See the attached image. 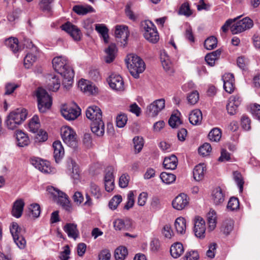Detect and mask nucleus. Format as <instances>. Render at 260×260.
Masks as SVG:
<instances>
[{
    "label": "nucleus",
    "mask_w": 260,
    "mask_h": 260,
    "mask_svg": "<svg viewBox=\"0 0 260 260\" xmlns=\"http://www.w3.org/2000/svg\"><path fill=\"white\" fill-rule=\"evenodd\" d=\"M53 149V157L56 163H58L64 155V148L59 141H55L52 145Z\"/></svg>",
    "instance_id": "nucleus-21"
},
{
    "label": "nucleus",
    "mask_w": 260,
    "mask_h": 260,
    "mask_svg": "<svg viewBox=\"0 0 260 260\" xmlns=\"http://www.w3.org/2000/svg\"><path fill=\"white\" fill-rule=\"evenodd\" d=\"M174 225L177 232L180 234L185 233L186 230V220L182 217H178L175 221Z\"/></svg>",
    "instance_id": "nucleus-39"
},
{
    "label": "nucleus",
    "mask_w": 260,
    "mask_h": 260,
    "mask_svg": "<svg viewBox=\"0 0 260 260\" xmlns=\"http://www.w3.org/2000/svg\"><path fill=\"white\" fill-rule=\"evenodd\" d=\"M90 128L92 132L98 137H102L105 133V124L103 120L91 122Z\"/></svg>",
    "instance_id": "nucleus-22"
},
{
    "label": "nucleus",
    "mask_w": 260,
    "mask_h": 260,
    "mask_svg": "<svg viewBox=\"0 0 260 260\" xmlns=\"http://www.w3.org/2000/svg\"><path fill=\"white\" fill-rule=\"evenodd\" d=\"M189 198L185 193H180L172 201L173 207L177 210H182L185 208L189 204Z\"/></svg>",
    "instance_id": "nucleus-15"
},
{
    "label": "nucleus",
    "mask_w": 260,
    "mask_h": 260,
    "mask_svg": "<svg viewBox=\"0 0 260 260\" xmlns=\"http://www.w3.org/2000/svg\"><path fill=\"white\" fill-rule=\"evenodd\" d=\"M200 255L196 250H190L187 251L184 256V260H199Z\"/></svg>",
    "instance_id": "nucleus-51"
},
{
    "label": "nucleus",
    "mask_w": 260,
    "mask_h": 260,
    "mask_svg": "<svg viewBox=\"0 0 260 260\" xmlns=\"http://www.w3.org/2000/svg\"><path fill=\"white\" fill-rule=\"evenodd\" d=\"M205 171L206 167L204 164H200L197 165L193 171L194 179L198 181L203 179L204 177Z\"/></svg>",
    "instance_id": "nucleus-36"
},
{
    "label": "nucleus",
    "mask_w": 260,
    "mask_h": 260,
    "mask_svg": "<svg viewBox=\"0 0 260 260\" xmlns=\"http://www.w3.org/2000/svg\"><path fill=\"white\" fill-rule=\"evenodd\" d=\"M73 10L79 15H84L88 13L95 12V10L90 5H75Z\"/></svg>",
    "instance_id": "nucleus-35"
},
{
    "label": "nucleus",
    "mask_w": 260,
    "mask_h": 260,
    "mask_svg": "<svg viewBox=\"0 0 260 260\" xmlns=\"http://www.w3.org/2000/svg\"><path fill=\"white\" fill-rule=\"evenodd\" d=\"M95 29L100 35L105 43H108L109 35L108 29L104 24H96Z\"/></svg>",
    "instance_id": "nucleus-37"
},
{
    "label": "nucleus",
    "mask_w": 260,
    "mask_h": 260,
    "mask_svg": "<svg viewBox=\"0 0 260 260\" xmlns=\"http://www.w3.org/2000/svg\"><path fill=\"white\" fill-rule=\"evenodd\" d=\"M62 30H64L76 41L81 39L82 33L79 28L71 22H68L61 26Z\"/></svg>",
    "instance_id": "nucleus-14"
},
{
    "label": "nucleus",
    "mask_w": 260,
    "mask_h": 260,
    "mask_svg": "<svg viewBox=\"0 0 260 260\" xmlns=\"http://www.w3.org/2000/svg\"><path fill=\"white\" fill-rule=\"evenodd\" d=\"M233 178L239 188L240 192H241L243 191L244 180L242 175L240 173L236 171L233 173Z\"/></svg>",
    "instance_id": "nucleus-49"
},
{
    "label": "nucleus",
    "mask_w": 260,
    "mask_h": 260,
    "mask_svg": "<svg viewBox=\"0 0 260 260\" xmlns=\"http://www.w3.org/2000/svg\"><path fill=\"white\" fill-rule=\"evenodd\" d=\"M37 134L36 136V141L45 142L48 139V134L47 132L42 129L38 130Z\"/></svg>",
    "instance_id": "nucleus-60"
},
{
    "label": "nucleus",
    "mask_w": 260,
    "mask_h": 260,
    "mask_svg": "<svg viewBox=\"0 0 260 260\" xmlns=\"http://www.w3.org/2000/svg\"><path fill=\"white\" fill-rule=\"evenodd\" d=\"M61 135L63 142L69 147L76 148L77 141L75 131L70 127L63 126L61 129Z\"/></svg>",
    "instance_id": "nucleus-8"
},
{
    "label": "nucleus",
    "mask_w": 260,
    "mask_h": 260,
    "mask_svg": "<svg viewBox=\"0 0 260 260\" xmlns=\"http://www.w3.org/2000/svg\"><path fill=\"white\" fill-rule=\"evenodd\" d=\"M30 162L36 169L45 174H54L56 170L51 167L50 163L46 160L39 157H32L30 159Z\"/></svg>",
    "instance_id": "nucleus-10"
},
{
    "label": "nucleus",
    "mask_w": 260,
    "mask_h": 260,
    "mask_svg": "<svg viewBox=\"0 0 260 260\" xmlns=\"http://www.w3.org/2000/svg\"><path fill=\"white\" fill-rule=\"evenodd\" d=\"M212 148L210 144L205 143L199 148V153L203 155L206 156L209 154Z\"/></svg>",
    "instance_id": "nucleus-56"
},
{
    "label": "nucleus",
    "mask_w": 260,
    "mask_h": 260,
    "mask_svg": "<svg viewBox=\"0 0 260 260\" xmlns=\"http://www.w3.org/2000/svg\"><path fill=\"white\" fill-rule=\"evenodd\" d=\"M165 107V100L164 99L156 100L147 106V113L150 116H156Z\"/></svg>",
    "instance_id": "nucleus-13"
},
{
    "label": "nucleus",
    "mask_w": 260,
    "mask_h": 260,
    "mask_svg": "<svg viewBox=\"0 0 260 260\" xmlns=\"http://www.w3.org/2000/svg\"><path fill=\"white\" fill-rule=\"evenodd\" d=\"M193 231L196 236L200 239L205 237L206 225L205 220L201 217H197L194 220Z\"/></svg>",
    "instance_id": "nucleus-17"
},
{
    "label": "nucleus",
    "mask_w": 260,
    "mask_h": 260,
    "mask_svg": "<svg viewBox=\"0 0 260 260\" xmlns=\"http://www.w3.org/2000/svg\"><path fill=\"white\" fill-rule=\"evenodd\" d=\"M63 229L69 238L76 240L79 236V232L77 229V225L75 223H67L63 226Z\"/></svg>",
    "instance_id": "nucleus-23"
},
{
    "label": "nucleus",
    "mask_w": 260,
    "mask_h": 260,
    "mask_svg": "<svg viewBox=\"0 0 260 260\" xmlns=\"http://www.w3.org/2000/svg\"><path fill=\"white\" fill-rule=\"evenodd\" d=\"M251 121L249 117L246 115H243L241 118V126L246 131L251 129Z\"/></svg>",
    "instance_id": "nucleus-61"
},
{
    "label": "nucleus",
    "mask_w": 260,
    "mask_h": 260,
    "mask_svg": "<svg viewBox=\"0 0 260 260\" xmlns=\"http://www.w3.org/2000/svg\"><path fill=\"white\" fill-rule=\"evenodd\" d=\"M234 222L231 219H225L222 223L221 231L226 236L230 234L233 230Z\"/></svg>",
    "instance_id": "nucleus-40"
},
{
    "label": "nucleus",
    "mask_w": 260,
    "mask_h": 260,
    "mask_svg": "<svg viewBox=\"0 0 260 260\" xmlns=\"http://www.w3.org/2000/svg\"><path fill=\"white\" fill-rule=\"evenodd\" d=\"M134 204V194L133 191H130L127 194V201L124 206V209L128 210L133 207Z\"/></svg>",
    "instance_id": "nucleus-63"
},
{
    "label": "nucleus",
    "mask_w": 260,
    "mask_h": 260,
    "mask_svg": "<svg viewBox=\"0 0 260 260\" xmlns=\"http://www.w3.org/2000/svg\"><path fill=\"white\" fill-rule=\"evenodd\" d=\"M60 112L62 116L67 120L71 121L76 119L81 114V109L76 105L72 107L67 104L62 105Z\"/></svg>",
    "instance_id": "nucleus-11"
},
{
    "label": "nucleus",
    "mask_w": 260,
    "mask_h": 260,
    "mask_svg": "<svg viewBox=\"0 0 260 260\" xmlns=\"http://www.w3.org/2000/svg\"><path fill=\"white\" fill-rule=\"evenodd\" d=\"M11 234L16 245L21 249H24L26 244L25 239L23 237L24 230L19 226L16 222H13L10 226Z\"/></svg>",
    "instance_id": "nucleus-6"
},
{
    "label": "nucleus",
    "mask_w": 260,
    "mask_h": 260,
    "mask_svg": "<svg viewBox=\"0 0 260 260\" xmlns=\"http://www.w3.org/2000/svg\"><path fill=\"white\" fill-rule=\"evenodd\" d=\"M133 143L136 153H139L144 146V140L142 137L136 136L133 139Z\"/></svg>",
    "instance_id": "nucleus-47"
},
{
    "label": "nucleus",
    "mask_w": 260,
    "mask_h": 260,
    "mask_svg": "<svg viewBox=\"0 0 260 260\" xmlns=\"http://www.w3.org/2000/svg\"><path fill=\"white\" fill-rule=\"evenodd\" d=\"M115 35L117 38L121 39L120 42L124 46L127 43V39L129 36L128 27L125 25H116Z\"/></svg>",
    "instance_id": "nucleus-20"
},
{
    "label": "nucleus",
    "mask_w": 260,
    "mask_h": 260,
    "mask_svg": "<svg viewBox=\"0 0 260 260\" xmlns=\"http://www.w3.org/2000/svg\"><path fill=\"white\" fill-rule=\"evenodd\" d=\"M40 122L39 117L35 115L30 120L28 123V127L29 131L36 133L38 132L40 127Z\"/></svg>",
    "instance_id": "nucleus-41"
},
{
    "label": "nucleus",
    "mask_w": 260,
    "mask_h": 260,
    "mask_svg": "<svg viewBox=\"0 0 260 260\" xmlns=\"http://www.w3.org/2000/svg\"><path fill=\"white\" fill-rule=\"evenodd\" d=\"M38 56V52L37 50H35V52L28 53L24 58V66L25 68H30L37 60Z\"/></svg>",
    "instance_id": "nucleus-30"
},
{
    "label": "nucleus",
    "mask_w": 260,
    "mask_h": 260,
    "mask_svg": "<svg viewBox=\"0 0 260 260\" xmlns=\"http://www.w3.org/2000/svg\"><path fill=\"white\" fill-rule=\"evenodd\" d=\"M179 13L180 15H183L187 17L192 14V11L187 3H184L181 5L179 11Z\"/></svg>",
    "instance_id": "nucleus-55"
},
{
    "label": "nucleus",
    "mask_w": 260,
    "mask_h": 260,
    "mask_svg": "<svg viewBox=\"0 0 260 260\" xmlns=\"http://www.w3.org/2000/svg\"><path fill=\"white\" fill-rule=\"evenodd\" d=\"M188 104L190 105L196 104L199 100V94L196 90L190 93L187 97Z\"/></svg>",
    "instance_id": "nucleus-57"
},
{
    "label": "nucleus",
    "mask_w": 260,
    "mask_h": 260,
    "mask_svg": "<svg viewBox=\"0 0 260 260\" xmlns=\"http://www.w3.org/2000/svg\"><path fill=\"white\" fill-rule=\"evenodd\" d=\"M36 96L37 98L38 107L40 112L45 113L51 108L52 104L51 97L44 89L38 88L36 91Z\"/></svg>",
    "instance_id": "nucleus-4"
},
{
    "label": "nucleus",
    "mask_w": 260,
    "mask_h": 260,
    "mask_svg": "<svg viewBox=\"0 0 260 260\" xmlns=\"http://www.w3.org/2000/svg\"><path fill=\"white\" fill-rule=\"evenodd\" d=\"M239 202L237 198L232 197L228 202L227 208L231 211H234L239 208Z\"/></svg>",
    "instance_id": "nucleus-54"
},
{
    "label": "nucleus",
    "mask_w": 260,
    "mask_h": 260,
    "mask_svg": "<svg viewBox=\"0 0 260 260\" xmlns=\"http://www.w3.org/2000/svg\"><path fill=\"white\" fill-rule=\"evenodd\" d=\"M122 199L120 195L114 196L109 203V207L112 210H115L118 205L122 202Z\"/></svg>",
    "instance_id": "nucleus-52"
},
{
    "label": "nucleus",
    "mask_w": 260,
    "mask_h": 260,
    "mask_svg": "<svg viewBox=\"0 0 260 260\" xmlns=\"http://www.w3.org/2000/svg\"><path fill=\"white\" fill-rule=\"evenodd\" d=\"M127 121L126 115L124 113H120L116 117V125L119 128L123 127Z\"/></svg>",
    "instance_id": "nucleus-53"
},
{
    "label": "nucleus",
    "mask_w": 260,
    "mask_h": 260,
    "mask_svg": "<svg viewBox=\"0 0 260 260\" xmlns=\"http://www.w3.org/2000/svg\"><path fill=\"white\" fill-rule=\"evenodd\" d=\"M209 139L212 142H218L221 137V131L218 128H213L208 134Z\"/></svg>",
    "instance_id": "nucleus-44"
},
{
    "label": "nucleus",
    "mask_w": 260,
    "mask_h": 260,
    "mask_svg": "<svg viewBox=\"0 0 260 260\" xmlns=\"http://www.w3.org/2000/svg\"><path fill=\"white\" fill-rule=\"evenodd\" d=\"M28 210L32 213L34 217H38L40 216L41 209L39 204L34 203L30 205Z\"/></svg>",
    "instance_id": "nucleus-58"
},
{
    "label": "nucleus",
    "mask_w": 260,
    "mask_h": 260,
    "mask_svg": "<svg viewBox=\"0 0 260 260\" xmlns=\"http://www.w3.org/2000/svg\"><path fill=\"white\" fill-rule=\"evenodd\" d=\"M180 114V113H176L173 114L169 120V124L173 128H175L179 125L182 122L180 120L179 115Z\"/></svg>",
    "instance_id": "nucleus-48"
},
{
    "label": "nucleus",
    "mask_w": 260,
    "mask_h": 260,
    "mask_svg": "<svg viewBox=\"0 0 260 260\" xmlns=\"http://www.w3.org/2000/svg\"><path fill=\"white\" fill-rule=\"evenodd\" d=\"M189 122L193 125H198L201 124L203 119L202 113L199 109L192 110L189 114Z\"/></svg>",
    "instance_id": "nucleus-24"
},
{
    "label": "nucleus",
    "mask_w": 260,
    "mask_h": 260,
    "mask_svg": "<svg viewBox=\"0 0 260 260\" xmlns=\"http://www.w3.org/2000/svg\"><path fill=\"white\" fill-rule=\"evenodd\" d=\"M5 44L14 54L17 53L20 50L18 45V40L16 38L10 37L6 39Z\"/></svg>",
    "instance_id": "nucleus-34"
},
{
    "label": "nucleus",
    "mask_w": 260,
    "mask_h": 260,
    "mask_svg": "<svg viewBox=\"0 0 260 260\" xmlns=\"http://www.w3.org/2000/svg\"><path fill=\"white\" fill-rule=\"evenodd\" d=\"M54 0H41L40 3L41 9L44 11H49L51 9V4Z\"/></svg>",
    "instance_id": "nucleus-62"
},
{
    "label": "nucleus",
    "mask_w": 260,
    "mask_h": 260,
    "mask_svg": "<svg viewBox=\"0 0 260 260\" xmlns=\"http://www.w3.org/2000/svg\"><path fill=\"white\" fill-rule=\"evenodd\" d=\"M220 51L217 50L207 54L205 56V60L208 64L211 67L213 66L215 64V60H216L220 55Z\"/></svg>",
    "instance_id": "nucleus-42"
},
{
    "label": "nucleus",
    "mask_w": 260,
    "mask_h": 260,
    "mask_svg": "<svg viewBox=\"0 0 260 260\" xmlns=\"http://www.w3.org/2000/svg\"><path fill=\"white\" fill-rule=\"evenodd\" d=\"M129 177L126 174H122L119 180V185L121 188L126 187L128 184Z\"/></svg>",
    "instance_id": "nucleus-64"
},
{
    "label": "nucleus",
    "mask_w": 260,
    "mask_h": 260,
    "mask_svg": "<svg viewBox=\"0 0 260 260\" xmlns=\"http://www.w3.org/2000/svg\"><path fill=\"white\" fill-rule=\"evenodd\" d=\"M207 220L208 225V230L210 231H213L217 223V216L215 211L211 209L207 215Z\"/></svg>",
    "instance_id": "nucleus-31"
},
{
    "label": "nucleus",
    "mask_w": 260,
    "mask_h": 260,
    "mask_svg": "<svg viewBox=\"0 0 260 260\" xmlns=\"http://www.w3.org/2000/svg\"><path fill=\"white\" fill-rule=\"evenodd\" d=\"M105 51L106 54L105 58V61L107 63L112 62L115 58L117 52V48L115 44L114 43L110 44Z\"/></svg>",
    "instance_id": "nucleus-29"
},
{
    "label": "nucleus",
    "mask_w": 260,
    "mask_h": 260,
    "mask_svg": "<svg viewBox=\"0 0 260 260\" xmlns=\"http://www.w3.org/2000/svg\"><path fill=\"white\" fill-rule=\"evenodd\" d=\"M178 165V159L174 155L166 157L164 159L163 165L166 169L174 170Z\"/></svg>",
    "instance_id": "nucleus-32"
},
{
    "label": "nucleus",
    "mask_w": 260,
    "mask_h": 260,
    "mask_svg": "<svg viewBox=\"0 0 260 260\" xmlns=\"http://www.w3.org/2000/svg\"><path fill=\"white\" fill-rule=\"evenodd\" d=\"M78 87L83 92L88 94H93L98 92V87L90 81L81 79L78 82Z\"/></svg>",
    "instance_id": "nucleus-18"
},
{
    "label": "nucleus",
    "mask_w": 260,
    "mask_h": 260,
    "mask_svg": "<svg viewBox=\"0 0 260 260\" xmlns=\"http://www.w3.org/2000/svg\"><path fill=\"white\" fill-rule=\"evenodd\" d=\"M170 251L171 256L174 258H177L183 253L184 248L181 243L176 242L172 245Z\"/></svg>",
    "instance_id": "nucleus-28"
},
{
    "label": "nucleus",
    "mask_w": 260,
    "mask_h": 260,
    "mask_svg": "<svg viewBox=\"0 0 260 260\" xmlns=\"http://www.w3.org/2000/svg\"><path fill=\"white\" fill-rule=\"evenodd\" d=\"M60 81L56 76H50L48 81V88L49 90L56 91L59 88Z\"/></svg>",
    "instance_id": "nucleus-38"
},
{
    "label": "nucleus",
    "mask_w": 260,
    "mask_h": 260,
    "mask_svg": "<svg viewBox=\"0 0 260 260\" xmlns=\"http://www.w3.org/2000/svg\"><path fill=\"white\" fill-rule=\"evenodd\" d=\"M107 81L112 89L119 91L124 90V82L119 75L113 73L109 76Z\"/></svg>",
    "instance_id": "nucleus-12"
},
{
    "label": "nucleus",
    "mask_w": 260,
    "mask_h": 260,
    "mask_svg": "<svg viewBox=\"0 0 260 260\" xmlns=\"http://www.w3.org/2000/svg\"><path fill=\"white\" fill-rule=\"evenodd\" d=\"M217 44V39L214 36H211L205 41L204 46L207 50H212L216 47Z\"/></svg>",
    "instance_id": "nucleus-46"
},
{
    "label": "nucleus",
    "mask_w": 260,
    "mask_h": 260,
    "mask_svg": "<svg viewBox=\"0 0 260 260\" xmlns=\"http://www.w3.org/2000/svg\"><path fill=\"white\" fill-rule=\"evenodd\" d=\"M241 99L239 95L231 96L229 99L228 103L226 106L228 113L231 115L236 114L238 107L241 104Z\"/></svg>",
    "instance_id": "nucleus-16"
},
{
    "label": "nucleus",
    "mask_w": 260,
    "mask_h": 260,
    "mask_svg": "<svg viewBox=\"0 0 260 260\" xmlns=\"http://www.w3.org/2000/svg\"><path fill=\"white\" fill-rule=\"evenodd\" d=\"M17 144L19 147H24L29 143L27 135L21 131H18L16 133Z\"/></svg>",
    "instance_id": "nucleus-33"
},
{
    "label": "nucleus",
    "mask_w": 260,
    "mask_h": 260,
    "mask_svg": "<svg viewBox=\"0 0 260 260\" xmlns=\"http://www.w3.org/2000/svg\"><path fill=\"white\" fill-rule=\"evenodd\" d=\"M125 62L131 74L135 78H138L139 74L145 70L144 62L139 56L135 54L127 55L125 59Z\"/></svg>",
    "instance_id": "nucleus-2"
},
{
    "label": "nucleus",
    "mask_w": 260,
    "mask_h": 260,
    "mask_svg": "<svg viewBox=\"0 0 260 260\" xmlns=\"http://www.w3.org/2000/svg\"><path fill=\"white\" fill-rule=\"evenodd\" d=\"M27 111L24 108H18L9 113L5 121L9 129L13 130L18 127L26 118Z\"/></svg>",
    "instance_id": "nucleus-3"
},
{
    "label": "nucleus",
    "mask_w": 260,
    "mask_h": 260,
    "mask_svg": "<svg viewBox=\"0 0 260 260\" xmlns=\"http://www.w3.org/2000/svg\"><path fill=\"white\" fill-rule=\"evenodd\" d=\"M86 117L94 122L102 119V112L99 107L96 106L89 107L86 111Z\"/></svg>",
    "instance_id": "nucleus-19"
},
{
    "label": "nucleus",
    "mask_w": 260,
    "mask_h": 260,
    "mask_svg": "<svg viewBox=\"0 0 260 260\" xmlns=\"http://www.w3.org/2000/svg\"><path fill=\"white\" fill-rule=\"evenodd\" d=\"M162 182L166 184L173 183L176 180V176L172 173L162 172L159 176Z\"/></svg>",
    "instance_id": "nucleus-43"
},
{
    "label": "nucleus",
    "mask_w": 260,
    "mask_h": 260,
    "mask_svg": "<svg viewBox=\"0 0 260 260\" xmlns=\"http://www.w3.org/2000/svg\"><path fill=\"white\" fill-rule=\"evenodd\" d=\"M47 190L49 193L56 198L57 204L66 211H70L71 209L70 202L68 196L65 193L52 186L48 187Z\"/></svg>",
    "instance_id": "nucleus-7"
},
{
    "label": "nucleus",
    "mask_w": 260,
    "mask_h": 260,
    "mask_svg": "<svg viewBox=\"0 0 260 260\" xmlns=\"http://www.w3.org/2000/svg\"><path fill=\"white\" fill-rule=\"evenodd\" d=\"M24 205V202L22 199L16 200L13 204L12 210V215L16 218L20 217L23 211Z\"/></svg>",
    "instance_id": "nucleus-26"
},
{
    "label": "nucleus",
    "mask_w": 260,
    "mask_h": 260,
    "mask_svg": "<svg viewBox=\"0 0 260 260\" xmlns=\"http://www.w3.org/2000/svg\"><path fill=\"white\" fill-rule=\"evenodd\" d=\"M142 29L144 31V38L149 42L155 44L159 39L156 27L149 20H145L141 22Z\"/></svg>",
    "instance_id": "nucleus-5"
},
{
    "label": "nucleus",
    "mask_w": 260,
    "mask_h": 260,
    "mask_svg": "<svg viewBox=\"0 0 260 260\" xmlns=\"http://www.w3.org/2000/svg\"><path fill=\"white\" fill-rule=\"evenodd\" d=\"M253 26L252 20L246 17L235 22L231 27V30L233 34H237L250 29Z\"/></svg>",
    "instance_id": "nucleus-9"
},
{
    "label": "nucleus",
    "mask_w": 260,
    "mask_h": 260,
    "mask_svg": "<svg viewBox=\"0 0 260 260\" xmlns=\"http://www.w3.org/2000/svg\"><path fill=\"white\" fill-rule=\"evenodd\" d=\"M90 192L97 199H100L102 196V193L100 188L98 185L93 183L90 184Z\"/></svg>",
    "instance_id": "nucleus-50"
},
{
    "label": "nucleus",
    "mask_w": 260,
    "mask_h": 260,
    "mask_svg": "<svg viewBox=\"0 0 260 260\" xmlns=\"http://www.w3.org/2000/svg\"><path fill=\"white\" fill-rule=\"evenodd\" d=\"M127 254V249L125 247L120 246L116 249L114 256L116 260H124Z\"/></svg>",
    "instance_id": "nucleus-45"
},
{
    "label": "nucleus",
    "mask_w": 260,
    "mask_h": 260,
    "mask_svg": "<svg viewBox=\"0 0 260 260\" xmlns=\"http://www.w3.org/2000/svg\"><path fill=\"white\" fill-rule=\"evenodd\" d=\"M52 66L54 70L61 75L71 85L74 76V72L70 66V61L65 56H58L52 59Z\"/></svg>",
    "instance_id": "nucleus-1"
},
{
    "label": "nucleus",
    "mask_w": 260,
    "mask_h": 260,
    "mask_svg": "<svg viewBox=\"0 0 260 260\" xmlns=\"http://www.w3.org/2000/svg\"><path fill=\"white\" fill-rule=\"evenodd\" d=\"M224 193L220 187H217L212 191L211 199L215 205L221 204L224 201Z\"/></svg>",
    "instance_id": "nucleus-27"
},
{
    "label": "nucleus",
    "mask_w": 260,
    "mask_h": 260,
    "mask_svg": "<svg viewBox=\"0 0 260 260\" xmlns=\"http://www.w3.org/2000/svg\"><path fill=\"white\" fill-rule=\"evenodd\" d=\"M113 223L116 231L128 230L131 228V221L128 219L117 218L114 220Z\"/></svg>",
    "instance_id": "nucleus-25"
},
{
    "label": "nucleus",
    "mask_w": 260,
    "mask_h": 260,
    "mask_svg": "<svg viewBox=\"0 0 260 260\" xmlns=\"http://www.w3.org/2000/svg\"><path fill=\"white\" fill-rule=\"evenodd\" d=\"M72 172L71 174V177L75 181L79 179L80 173L79 167L76 165L75 162L72 161Z\"/></svg>",
    "instance_id": "nucleus-59"
}]
</instances>
